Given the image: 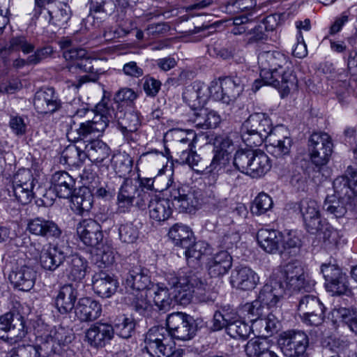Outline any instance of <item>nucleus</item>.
Masks as SVG:
<instances>
[{
    "label": "nucleus",
    "mask_w": 357,
    "mask_h": 357,
    "mask_svg": "<svg viewBox=\"0 0 357 357\" xmlns=\"http://www.w3.org/2000/svg\"><path fill=\"white\" fill-rule=\"evenodd\" d=\"M37 272L29 266L15 268L9 275V280L13 286L21 291L31 290L36 282Z\"/></svg>",
    "instance_id": "obj_36"
},
{
    "label": "nucleus",
    "mask_w": 357,
    "mask_h": 357,
    "mask_svg": "<svg viewBox=\"0 0 357 357\" xmlns=\"http://www.w3.org/2000/svg\"><path fill=\"white\" fill-rule=\"evenodd\" d=\"M172 205L169 199L158 197L149 192V199L146 206L152 220L162 222L168 220L172 214Z\"/></svg>",
    "instance_id": "obj_35"
},
{
    "label": "nucleus",
    "mask_w": 357,
    "mask_h": 357,
    "mask_svg": "<svg viewBox=\"0 0 357 357\" xmlns=\"http://www.w3.org/2000/svg\"><path fill=\"white\" fill-rule=\"evenodd\" d=\"M258 282L257 274L247 266H235L231 273L230 284L237 289L250 291L255 289Z\"/></svg>",
    "instance_id": "obj_25"
},
{
    "label": "nucleus",
    "mask_w": 357,
    "mask_h": 357,
    "mask_svg": "<svg viewBox=\"0 0 357 357\" xmlns=\"http://www.w3.org/2000/svg\"><path fill=\"white\" fill-rule=\"evenodd\" d=\"M268 350L267 343L259 338L250 340L245 346V352L248 357H259Z\"/></svg>",
    "instance_id": "obj_64"
},
{
    "label": "nucleus",
    "mask_w": 357,
    "mask_h": 357,
    "mask_svg": "<svg viewBox=\"0 0 357 357\" xmlns=\"http://www.w3.org/2000/svg\"><path fill=\"white\" fill-rule=\"evenodd\" d=\"M233 163L238 171L252 178L264 176L271 168L270 158L264 152L251 149L237 151Z\"/></svg>",
    "instance_id": "obj_4"
},
{
    "label": "nucleus",
    "mask_w": 357,
    "mask_h": 357,
    "mask_svg": "<svg viewBox=\"0 0 357 357\" xmlns=\"http://www.w3.org/2000/svg\"><path fill=\"white\" fill-rule=\"evenodd\" d=\"M273 205L272 198L268 195L261 192L255 197L251 211L253 214L261 215L271 210Z\"/></svg>",
    "instance_id": "obj_59"
},
{
    "label": "nucleus",
    "mask_w": 357,
    "mask_h": 357,
    "mask_svg": "<svg viewBox=\"0 0 357 357\" xmlns=\"http://www.w3.org/2000/svg\"><path fill=\"white\" fill-rule=\"evenodd\" d=\"M24 317L19 313L7 312L0 317V339L10 344L21 341L26 335Z\"/></svg>",
    "instance_id": "obj_11"
},
{
    "label": "nucleus",
    "mask_w": 357,
    "mask_h": 357,
    "mask_svg": "<svg viewBox=\"0 0 357 357\" xmlns=\"http://www.w3.org/2000/svg\"><path fill=\"white\" fill-rule=\"evenodd\" d=\"M71 197L72 208L77 214L82 215L92 208L93 195L88 188L79 189L78 192L73 194Z\"/></svg>",
    "instance_id": "obj_46"
},
{
    "label": "nucleus",
    "mask_w": 357,
    "mask_h": 357,
    "mask_svg": "<svg viewBox=\"0 0 357 357\" xmlns=\"http://www.w3.org/2000/svg\"><path fill=\"white\" fill-rule=\"evenodd\" d=\"M207 246L208 245L204 241L195 242L194 237L192 244L183 249L188 261L192 260L193 261L195 260L199 261L203 255L206 254Z\"/></svg>",
    "instance_id": "obj_62"
},
{
    "label": "nucleus",
    "mask_w": 357,
    "mask_h": 357,
    "mask_svg": "<svg viewBox=\"0 0 357 357\" xmlns=\"http://www.w3.org/2000/svg\"><path fill=\"white\" fill-rule=\"evenodd\" d=\"M65 162L71 166H79L86 159L85 149L76 145L68 146L62 153Z\"/></svg>",
    "instance_id": "obj_56"
},
{
    "label": "nucleus",
    "mask_w": 357,
    "mask_h": 357,
    "mask_svg": "<svg viewBox=\"0 0 357 357\" xmlns=\"http://www.w3.org/2000/svg\"><path fill=\"white\" fill-rule=\"evenodd\" d=\"M252 25H253V21L247 15L237 16L232 19L230 31L234 35H241L243 33L248 35Z\"/></svg>",
    "instance_id": "obj_63"
},
{
    "label": "nucleus",
    "mask_w": 357,
    "mask_h": 357,
    "mask_svg": "<svg viewBox=\"0 0 357 357\" xmlns=\"http://www.w3.org/2000/svg\"><path fill=\"white\" fill-rule=\"evenodd\" d=\"M35 178L28 169H20L13 178V192L22 204H27L34 197L33 192Z\"/></svg>",
    "instance_id": "obj_18"
},
{
    "label": "nucleus",
    "mask_w": 357,
    "mask_h": 357,
    "mask_svg": "<svg viewBox=\"0 0 357 357\" xmlns=\"http://www.w3.org/2000/svg\"><path fill=\"white\" fill-rule=\"evenodd\" d=\"M278 344L287 356L308 355L307 349L309 347V337L303 331H284L280 335Z\"/></svg>",
    "instance_id": "obj_13"
},
{
    "label": "nucleus",
    "mask_w": 357,
    "mask_h": 357,
    "mask_svg": "<svg viewBox=\"0 0 357 357\" xmlns=\"http://www.w3.org/2000/svg\"><path fill=\"white\" fill-rule=\"evenodd\" d=\"M102 312L101 305L96 301L84 297L79 299L73 311L74 319L83 321H93L98 319Z\"/></svg>",
    "instance_id": "obj_32"
},
{
    "label": "nucleus",
    "mask_w": 357,
    "mask_h": 357,
    "mask_svg": "<svg viewBox=\"0 0 357 357\" xmlns=\"http://www.w3.org/2000/svg\"><path fill=\"white\" fill-rule=\"evenodd\" d=\"M149 192L141 189L132 179L126 178L117 195V211L120 213L129 212L132 207L141 210L146 208Z\"/></svg>",
    "instance_id": "obj_7"
},
{
    "label": "nucleus",
    "mask_w": 357,
    "mask_h": 357,
    "mask_svg": "<svg viewBox=\"0 0 357 357\" xmlns=\"http://www.w3.org/2000/svg\"><path fill=\"white\" fill-rule=\"evenodd\" d=\"M80 240L87 246L95 247L102 241V226L93 219H84L77 226Z\"/></svg>",
    "instance_id": "obj_29"
},
{
    "label": "nucleus",
    "mask_w": 357,
    "mask_h": 357,
    "mask_svg": "<svg viewBox=\"0 0 357 357\" xmlns=\"http://www.w3.org/2000/svg\"><path fill=\"white\" fill-rule=\"evenodd\" d=\"M321 271L326 280V287L333 294H347L350 292L347 276L334 264H323Z\"/></svg>",
    "instance_id": "obj_17"
},
{
    "label": "nucleus",
    "mask_w": 357,
    "mask_h": 357,
    "mask_svg": "<svg viewBox=\"0 0 357 357\" xmlns=\"http://www.w3.org/2000/svg\"><path fill=\"white\" fill-rule=\"evenodd\" d=\"M165 280L172 288L179 289L175 295L176 298L181 305H187L191 302L195 296L194 289L199 284L202 285L200 279L192 273L183 271L178 273H167Z\"/></svg>",
    "instance_id": "obj_9"
},
{
    "label": "nucleus",
    "mask_w": 357,
    "mask_h": 357,
    "mask_svg": "<svg viewBox=\"0 0 357 357\" xmlns=\"http://www.w3.org/2000/svg\"><path fill=\"white\" fill-rule=\"evenodd\" d=\"M331 137L326 132H314L308 140V150L312 162L317 167L326 165L333 153Z\"/></svg>",
    "instance_id": "obj_14"
},
{
    "label": "nucleus",
    "mask_w": 357,
    "mask_h": 357,
    "mask_svg": "<svg viewBox=\"0 0 357 357\" xmlns=\"http://www.w3.org/2000/svg\"><path fill=\"white\" fill-rule=\"evenodd\" d=\"M282 239V234L275 229H261L257 234V240L259 247L269 254L282 252L280 248Z\"/></svg>",
    "instance_id": "obj_38"
},
{
    "label": "nucleus",
    "mask_w": 357,
    "mask_h": 357,
    "mask_svg": "<svg viewBox=\"0 0 357 357\" xmlns=\"http://www.w3.org/2000/svg\"><path fill=\"white\" fill-rule=\"evenodd\" d=\"M135 321L131 317L121 315L114 320L113 326V335L116 333L123 339H128L135 333Z\"/></svg>",
    "instance_id": "obj_51"
},
{
    "label": "nucleus",
    "mask_w": 357,
    "mask_h": 357,
    "mask_svg": "<svg viewBox=\"0 0 357 357\" xmlns=\"http://www.w3.org/2000/svg\"><path fill=\"white\" fill-rule=\"evenodd\" d=\"M178 161L181 164L188 165L192 169L197 172H203L206 171L207 173L210 169L209 166L205 168L202 165L201 157L193 151L192 148L183 150L179 155Z\"/></svg>",
    "instance_id": "obj_52"
},
{
    "label": "nucleus",
    "mask_w": 357,
    "mask_h": 357,
    "mask_svg": "<svg viewBox=\"0 0 357 357\" xmlns=\"http://www.w3.org/2000/svg\"><path fill=\"white\" fill-rule=\"evenodd\" d=\"M232 266V257L225 250L216 253L208 262V273L212 278L222 276L228 273Z\"/></svg>",
    "instance_id": "obj_43"
},
{
    "label": "nucleus",
    "mask_w": 357,
    "mask_h": 357,
    "mask_svg": "<svg viewBox=\"0 0 357 357\" xmlns=\"http://www.w3.org/2000/svg\"><path fill=\"white\" fill-rule=\"evenodd\" d=\"M98 62L95 59L91 58L86 53V56L81 60L77 61L76 66H66L63 70L69 73H77V70L83 73H87L89 75L81 76L77 81L71 82L68 87H73L75 90L79 88L84 83L89 82H96L98 79L97 70L94 68V65Z\"/></svg>",
    "instance_id": "obj_22"
},
{
    "label": "nucleus",
    "mask_w": 357,
    "mask_h": 357,
    "mask_svg": "<svg viewBox=\"0 0 357 357\" xmlns=\"http://www.w3.org/2000/svg\"><path fill=\"white\" fill-rule=\"evenodd\" d=\"M35 45L24 36H17L10 38L8 47L0 50L1 56H7L12 51H22L24 54L33 52Z\"/></svg>",
    "instance_id": "obj_49"
},
{
    "label": "nucleus",
    "mask_w": 357,
    "mask_h": 357,
    "mask_svg": "<svg viewBox=\"0 0 357 357\" xmlns=\"http://www.w3.org/2000/svg\"><path fill=\"white\" fill-rule=\"evenodd\" d=\"M89 7L86 21L98 28L114 12L116 5L113 0H90Z\"/></svg>",
    "instance_id": "obj_26"
},
{
    "label": "nucleus",
    "mask_w": 357,
    "mask_h": 357,
    "mask_svg": "<svg viewBox=\"0 0 357 357\" xmlns=\"http://www.w3.org/2000/svg\"><path fill=\"white\" fill-rule=\"evenodd\" d=\"M67 275L71 280L80 282L84 278L89 269L88 261L77 254L69 255L65 259Z\"/></svg>",
    "instance_id": "obj_40"
},
{
    "label": "nucleus",
    "mask_w": 357,
    "mask_h": 357,
    "mask_svg": "<svg viewBox=\"0 0 357 357\" xmlns=\"http://www.w3.org/2000/svg\"><path fill=\"white\" fill-rule=\"evenodd\" d=\"M49 22L55 26L62 27L65 26L71 17L70 8L66 4H61L53 10H48Z\"/></svg>",
    "instance_id": "obj_55"
},
{
    "label": "nucleus",
    "mask_w": 357,
    "mask_h": 357,
    "mask_svg": "<svg viewBox=\"0 0 357 357\" xmlns=\"http://www.w3.org/2000/svg\"><path fill=\"white\" fill-rule=\"evenodd\" d=\"M69 248L58 244L50 245L47 249H43L40 255V263L41 266L47 271H54L64 261Z\"/></svg>",
    "instance_id": "obj_30"
},
{
    "label": "nucleus",
    "mask_w": 357,
    "mask_h": 357,
    "mask_svg": "<svg viewBox=\"0 0 357 357\" xmlns=\"http://www.w3.org/2000/svg\"><path fill=\"white\" fill-rule=\"evenodd\" d=\"M139 228L132 222L121 225L119 228V238L123 243H133L139 238Z\"/></svg>",
    "instance_id": "obj_60"
},
{
    "label": "nucleus",
    "mask_w": 357,
    "mask_h": 357,
    "mask_svg": "<svg viewBox=\"0 0 357 357\" xmlns=\"http://www.w3.org/2000/svg\"><path fill=\"white\" fill-rule=\"evenodd\" d=\"M242 313L248 317L251 322L257 321L267 312L265 305H263L257 299L252 303H247L241 307Z\"/></svg>",
    "instance_id": "obj_57"
},
{
    "label": "nucleus",
    "mask_w": 357,
    "mask_h": 357,
    "mask_svg": "<svg viewBox=\"0 0 357 357\" xmlns=\"http://www.w3.org/2000/svg\"><path fill=\"white\" fill-rule=\"evenodd\" d=\"M260 77L266 85L282 90V96L296 89L298 80L291 61L278 51H264L258 55Z\"/></svg>",
    "instance_id": "obj_1"
},
{
    "label": "nucleus",
    "mask_w": 357,
    "mask_h": 357,
    "mask_svg": "<svg viewBox=\"0 0 357 357\" xmlns=\"http://www.w3.org/2000/svg\"><path fill=\"white\" fill-rule=\"evenodd\" d=\"M27 230L33 235L47 239L59 238L62 234V230L56 222L42 217H36L29 220Z\"/></svg>",
    "instance_id": "obj_28"
},
{
    "label": "nucleus",
    "mask_w": 357,
    "mask_h": 357,
    "mask_svg": "<svg viewBox=\"0 0 357 357\" xmlns=\"http://www.w3.org/2000/svg\"><path fill=\"white\" fill-rule=\"evenodd\" d=\"M86 158L92 162L100 164L109 160L111 149L109 146L98 139H94L84 145Z\"/></svg>",
    "instance_id": "obj_42"
},
{
    "label": "nucleus",
    "mask_w": 357,
    "mask_h": 357,
    "mask_svg": "<svg viewBox=\"0 0 357 357\" xmlns=\"http://www.w3.org/2000/svg\"><path fill=\"white\" fill-rule=\"evenodd\" d=\"M33 105L36 110L43 114H52L62 107V102L53 87L38 91L34 96Z\"/></svg>",
    "instance_id": "obj_21"
},
{
    "label": "nucleus",
    "mask_w": 357,
    "mask_h": 357,
    "mask_svg": "<svg viewBox=\"0 0 357 357\" xmlns=\"http://www.w3.org/2000/svg\"><path fill=\"white\" fill-rule=\"evenodd\" d=\"M275 280H281L284 291H301L305 289V275L301 263L298 261H292L282 267L274 278Z\"/></svg>",
    "instance_id": "obj_15"
},
{
    "label": "nucleus",
    "mask_w": 357,
    "mask_h": 357,
    "mask_svg": "<svg viewBox=\"0 0 357 357\" xmlns=\"http://www.w3.org/2000/svg\"><path fill=\"white\" fill-rule=\"evenodd\" d=\"M73 339L72 331L63 326L47 328L43 333L38 330L36 334V342L39 344L40 351L46 356L61 355L64 347Z\"/></svg>",
    "instance_id": "obj_6"
},
{
    "label": "nucleus",
    "mask_w": 357,
    "mask_h": 357,
    "mask_svg": "<svg viewBox=\"0 0 357 357\" xmlns=\"http://www.w3.org/2000/svg\"><path fill=\"white\" fill-rule=\"evenodd\" d=\"M102 103L107 104L108 107L112 108L116 116V118L112 119L110 121H117L119 127L125 138L128 141H133L135 139L133 134L137 131L139 126L140 125L138 113L134 111H130L123 114L122 111H116V108L111 101H102Z\"/></svg>",
    "instance_id": "obj_23"
},
{
    "label": "nucleus",
    "mask_w": 357,
    "mask_h": 357,
    "mask_svg": "<svg viewBox=\"0 0 357 357\" xmlns=\"http://www.w3.org/2000/svg\"><path fill=\"white\" fill-rule=\"evenodd\" d=\"M279 132L280 130L278 132H273L266 140L269 143L267 146L268 151L276 158L289 155L292 144L290 137H282L278 139L276 135Z\"/></svg>",
    "instance_id": "obj_48"
},
{
    "label": "nucleus",
    "mask_w": 357,
    "mask_h": 357,
    "mask_svg": "<svg viewBox=\"0 0 357 357\" xmlns=\"http://www.w3.org/2000/svg\"><path fill=\"white\" fill-rule=\"evenodd\" d=\"M77 284H64L60 287L54 299V305L61 314H71L75 307V301L78 297Z\"/></svg>",
    "instance_id": "obj_24"
},
{
    "label": "nucleus",
    "mask_w": 357,
    "mask_h": 357,
    "mask_svg": "<svg viewBox=\"0 0 357 357\" xmlns=\"http://www.w3.org/2000/svg\"><path fill=\"white\" fill-rule=\"evenodd\" d=\"M168 235L174 245L181 248L190 246L195 237L189 227L178 223L170 228Z\"/></svg>",
    "instance_id": "obj_44"
},
{
    "label": "nucleus",
    "mask_w": 357,
    "mask_h": 357,
    "mask_svg": "<svg viewBox=\"0 0 357 357\" xmlns=\"http://www.w3.org/2000/svg\"><path fill=\"white\" fill-rule=\"evenodd\" d=\"M280 127L273 128L268 116L264 113H254L242 124L241 137L248 146H259L267 140L273 132H278Z\"/></svg>",
    "instance_id": "obj_3"
},
{
    "label": "nucleus",
    "mask_w": 357,
    "mask_h": 357,
    "mask_svg": "<svg viewBox=\"0 0 357 357\" xmlns=\"http://www.w3.org/2000/svg\"><path fill=\"white\" fill-rule=\"evenodd\" d=\"M251 327L244 321L240 319H233L227 326V333L234 339H247L251 332Z\"/></svg>",
    "instance_id": "obj_54"
},
{
    "label": "nucleus",
    "mask_w": 357,
    "mask_h": 357,
    "mask_svg": "<svg viewBox=\"0 0 357 357\" xmlns=\"http://www.w3.org/2000/svg\"><path fill=\"white\" fill-rule=\"evenodd\" d=\"M310 162L305 159L296 160L294 164L290 176L291 185L298 190L305 191L307 186Z\"/></svg>",
    "instance_id": "obj_41"
},
{
    "label": "nucleus",
    "mask_w": 357,
    "mask_h": 357,
    "mask_svg": "<svg viewBox=\"0 0 357 357\" xmlns=\"http://www.w3.org/2000/svg\"><path fill=\"white\" fill-rule=\"evenodd\" d=\"M333 188L340 196L348 195L350 197V191L354 195V202L357 203V167L348 166L344 174L334 180Z\"/></svg>",
    "instance_id": "obj_31"
},
{
    "label": "nucleus",
    "mask_w": 357,
    "mask_h": 357,
    "mask_svg": "<svg viewBox=\"0 0 357 357\" xmlns=\"http://www.w3.org/2000/svg\"><path fill=\"white\" fill-rule=\"evenodd\" d=\"M51 185L53 191L60 198L71 197L75 190L74 178L65 171L55 172L52 176Z\"/></svg>",
    "instance_id": "obj_37"
},
{
    "label": "nucleus",
    "mask_w": 357,
    "mask_h": 357,
    "mask_svg": "<svg viewBox=\"0 0 357 357\" xmlns=\"http://www.w3.org/2000/svg\"><path fill=\"white\" fill-rule=\"evenodd\" d=\"M323 208L328 213L333 215L336 218L344 216L347 212L343 201L337 198L335 195L327 196L324 201Z\"/></svg>",
    "instance_id": "obj_58"
},
{
    "label": "nucleus",
    "mask_w": 357,
    "mask_h": 357,
    "mask_svg": "<svg viewBox=\"0 0 357 357\" xmlns=\"http://www.w3.org/2000/svg\"><path fill=\"white\" fill-rule=\"evenodd\" d=\"M94 292L102 298H109L117 289V281L105 272L96 273L92 278Z\"/></svg>",
    "instance_id": "obj_39"
},
{
    "label": "nucleus",
    "mask_w": 357,
    "mask_h": 357,
    "mask_svg": "<svg viewBox=\"0 0 357 357\" xmlns=\"http://www.w3.org/2000/svg\"><path fill=\"white\" fill-rule=\"evenodd\" d=\"M39 344L36 345L22 344L13 348L8 354L9 357H40L41 356Z\"/></svg>",
    "instance_id": "obj_61"
},
{
    "label": "nucleus",
    "mask_w": 357,
    "mask_h": 357,
    "mask_svg": "<svg viewBox=\"0 0 357 357\" xmlns=\"http://www.w3.org/2000/svg\"><path fill=\"white\" fill-rule=\"evenodd\" d=\"M110 162L115 173L120 178H124L125 179L126 176L132 171V159L125 153L114 155Z\"/></svg>",
    "instance_id": "obj_50"
},
{
    "label": "nucleus",
    "mask_w": 357,
    "mask_h": 357,
    "mask_svg": "<svg viewBox=\"0 0 357 357\" xmlns=\"http://www.w3.org/2000/svg\"><path fill=\"white\" fill-rule=\"evenodd\" d=\"M298 310L303 314L302 320L310 326L320 325L324 319V307L320 300L312 294H301Z\"/></svg>",
    "instance_id": "obj_16"
},
{
    "label": "nucleus",
    "mask_w": 357,
    "mask_h": 357,
    "mask_svg": "<svg viewBox=\"0 0 357 357\" xmlns=\"http://www.w3.org/2000/svg\"><path fill=\"white\" fill-rule=\"evenodd\" d=\"M169 336L170 335L167 328L162 326H153L148 331L144 340V349L150 356H164Z\"/></svg>",
    "instance_id": "obj_19"
},
{
    "label": "nucleus",
    "mask_w": 357,
    "mask_h": 357,
    "mask_svg": "<svg viewBox=\"0 0 357 357\" xmlns=\"http://www.w3.org/2000/svg\"><path fill=\"white\" fill-rule=\"evenodd\" d=\"M166 325L170 336L181 341L192 339L197 331V325L194 318L181 312L168 314Z\"/></svg>",
    "instance_id": "obj_10"
},
{
    "label": "nucleus",
    "mask_w": 357,
    "mask_h": 357,
    "mask_svg": "<svg viewBox=\"0 0 357 357\" xmlns=\"http://www.w3.org/2000/svg\"><path fill=\"white\" fill-rule=\"evenodd\" d=\"M285 293L284 289L281 284V280L272 278L260 290L257 299L268 310L269 308L275 306L280 298Z\"/></svg>",
    "instance_id": "obj_34"
},
{
    "label": "nucleus",
    "mask_w": 357,
    "mask_h": 357,
    "mask_svg": "<svg viewBox=\"0 0 357 357\" xmlns=\"http://www.w3.org/2000/svg\"><path fill=\"white\" fill-rule=\"evenodd\" d=\"M298 208L307 232L311 234H317L321 225L325 222L321 218L317 202L313 199H304L298 203Z\"/></svg>",
    "instance_id": "obj_20"
},
{
    "label": "nucleus",
    "mask_w": 357,
    "mask_h": 357,
    "mask_svg": "<svg viewBox=\"0 0 357 357\" xmlns=\"http://www.w3.org/2000/svg\"><path fill=\"white\" fill-rule=\"evenodd\" d=\"M215 153L209 165L208 172L218 171L229 160V155L234 149L232 139L227 135L216 136L213 141Z\"/></svg>",
    "instance_id": "obj_27"
},
{
    "label": "nucleus",
    "mask_w": 357,
    "mask_h": 357,
    "mask_svg": "<svg viewBox=\"0 0 357 357\" xmlns=\"http://www.w3.org/2000/svg\"><path fill=\"white\" fill-rule=\"evenodd\" d=\"M88 343L93 347H103L114 337L113 326L106 323H96L86 332Z\"/></svg>",
    "instance_id": "obj_33"
},
{
    "label": "nucleus",
    "mask_w": 357,
    "mask_h": 357,
    "mask_svg": "<svg viewBox=\"0 0 357 357\" xmlns=\"http://www.w3.org/2000/svg\"><path fill=\"white\" fill-rule=\"evenodd\" d=\"M167 183V190L169 193L172 206L179 212L192 213L204 204L200 190L180 183Z\"/></svg>",
    "instance_id": "obj_5"
},
{
    "label": "nucleus",
    "mask_w": 357,
    "mask_h": 357,
    "mask_svg": "<svg viewBox=\"0 0 357 357\" xmlns=\"http://www.w3.org/2000/svg\"><path fill=\"white\" fill-rule=\"evenodd\" d=\"M151 289L153 291V302L158 310L162 312L169 311L172 305L173 299L168 287L163 283L153 284Z\"/></svg>",
    "instance_id": "obj_47"
},
{
    "label": "nucleus",
    "mask_w": 357,
    "mask_h": 357,
    "mask_svg": "<svg viewBox=\"0 0 357 357\" xmlns=\"http://www.w3.org/2000/svg\"><path fill=\"white\" fill-rule=\"evenodd\" d=\"M96 111L97 114L91 121L81 123L77 128L70 127L66 134L69 141L83 142L85 145L99 137L107 128L110 121L116 118L113 109L108 107L102 102L96 105Z\"/></svg>",
    "instance_id": "obj_2"
},
{
    "label": "nucleus",
    "mask_w": 357,
    "mask_h": 357,
    "mask_svg": "<svg viewBox=\"0 0 357 357\" xmlns=\"http://www.w3.org/2000/svg\"><path fill=\"white\" fill-rule=\"evenodd\" d=\"M149 291L130 292L132 298L131 306L132 309L144 317H151L154 313V309L151 301L148 299Z\"/></svg>",
    "instance_id": "obj_45"
},
{
    "label": "nucleus",
    "mask_w": 357,
    "mask_h": 357,
    "mask_svg": "<svg viewBox=\"0 0 357 357\" xmlns=\"http://www.w3.org/2000/svg\"><path fill=\"white\" fill-rule=\"evenodd\" d=\"M127 271L122 276V284L126 292L150 291L153 284L151 282L149 271L139 262L130 263L126 268Z\"/></svg>",
    "instance_id": "obj_12"
},
{
    "label": "nucleus",
    "mask_w": 357,
    "mask_h": 357,
    "mask_svg": "<svg viewBox=\"0 0 357 357\" xmlns=\"http://www.w3.org/2000/svg\"><path fill=\"white\" fill-rule=\"evenodd\" d=\"M317 234L322 235L321 238H323L325 246L328 249L338 248L341 245L342 239L339 232L326 222L321 225L320 231Z\"/></svg>",
    "instance_id": "obj_53"
},
{
    "label": "nucleus",
    "mask_w": 357,
    "mask_h": 357,
    "mask_svg": "<svg viewBox=\"0 0 357 357\" xmlns=\"http://www.w3.org/2000/svg\"><path fill=\"white\" fill-rule=\"evenodd\" d=\"M245 77L228 76L219 77L210 83L211 98L224 104L234 102L244 90Z\"/></svg>",
    "instance_id": "obj_8"
}]
</instances>
